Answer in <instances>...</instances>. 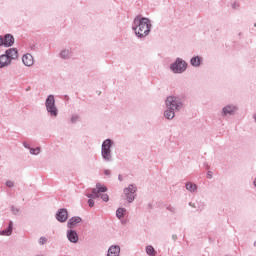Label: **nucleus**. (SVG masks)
Listing matches in <instances>:
<instances>
[{
  "label": "nucleus",
  "mask_w": 256,
  "mask_h": 256,
  "mask_svg": "<svg viewBox=\"0 0 256 256\" xmlns=\"http://www.w3.org/2000/svg\"><path fill=\"white\" fill-rule=\"evenodd\" d=\"M45 107L50 117H53V118L58 117L59 108H57V105L55 104V96L53 94H50L47 96L45 100Z\"/></svg>",
  "instance_id": "20e7f679"
},
{
  "label": "nucleus",
  "mask_w": 256,
  "mask_h": 256,
  "mask_svg": "<svg viewBox=\"0 0 256 256\" xmlns=\"http://www.w3.org/2000/svg\"><path fill=\"white\" fill-rule=\"evenodd\" d=\"M146 253L149 256H156L157 255V251H155V248H153V246H151V245L146 246Z\"/></svg>",
  "instance_id": "5701e85b"
},
{
  "label": "nucleus",
  "mask_w": 256,
  "mask_h": 256,
  "mask_svg": "<svg viewBox=\"0 0 256 256\" xmlns=\"http://www.w3.org/2000/svg\"><path fill=\"white\" fill-rule=\"evenodd\" d=\"M167 211H169L170 213H173V215H175V213H177V208H175L172 205L167 206Z\"/></svg>",
  "instance_id": "cd10ccee"
},
{
  "label": "nucleus",
  "mask_w": 256,
  "mask_h": 256,
  "mask_svg": "<svg viewBox=\"0 0 256 256\" xmlns=\"http://www.w3.org/2000/svg\"><path fill=\"white\" fill-rule=\"evenodd\" d=\"M6 187H9V189L15 187V183L11 180L6 181Z\"/></svg>",
  "instance_id": "2f4dec72"
},
{
  "label": "nucleus",
  "mask_w": 256,
  "mask_h": 256,
  "mask_svg": "<svg viewBox=\"0 0 256 256\" xmlns=\"http://www.w3.org/2000/svg\"><path fill=\"white\" fill-rule=\"evenodd\" d=\"M83 221V219L79 216H74L72 218H70L67 222V228L68 229H75V227H77V225H79V223H81Z\"/></svg>",
  "instance_id": "f8f14e48"
},
{
  "label": "nucleus",
  "mask_w": 256,
  "mask_h": 256,
  "mask_svg": "<svg viewBox=\"0 0 256 256\" xmlns=\"http://www.w3.org/2000/svg\"><path fill=\"white\" fill-rule=\"evenodd\" d=\"M254 27H256V23H254Z\"/></svg>",
  "instance_id": "79ce46f5"
},
{
  "label": "nucleus",
  "mask_w": 256,
  "mask_h": 256,
  "mask_svg": "<svg viewBox=\"0 0 256 256\" xmlns=\"http://www.w3.org/2000/svg\"><path fill=\"white\" fill-rule=\"evenodd\" d=\"M47 243V238L45 236H41L39 238V245H45Z\"/></svg>",
  "instance_id": "c756f323"
},
{
  "label": "nucleus",
  "mask_w": 256,
  "mask_h": 256,
  "mask_svg": "<svg viewBox=\"0 0 256 256\" xmlns=\"http://www.w3.org/2000/svg\"><path fill=\"white\" fill-rule=\"evenodd\" d=\"M22 62L25 67H33L35 60L33 59V55L27 53L22 56Z\"/></svg>",
  "instance_id": "ddd939ff"
},
{
  "label": "nucleus",
  "mask_w": 256,
  "mask_h": 256,
  "mask_svg": "<svg viewBox=\"0 0 256 256\" xmlns=\"http://www.w3.org/2000/svg\"><path fill=\"white\" fill-rule=\"evenodd\" d=\"M153 29V24H151V19L138 15L134 18L132 22V31H134L138 39H145L151 33Z\"/></svg>",
  "instance_id": "f257e3e1"
},
{
  "label": "nucleus",
  "mask_w": 256,
  "mask_h": 256,
  "mask_svg": "<svg viewBox=\"0 0 256 256\" xmlns=\"http://www.w3.org/2000/svg\"><path fill=\"white\" fill-rule=\"evenodd\" d=\"M100 199L107 203L109 201V195L108 194H99Z\"/></svg>",
  "instance_id": "c85d7f7f"
},
{
  "label": "nucleus",
  "mask_w": 256,
  "mask_h": 256,
  "mask_svg": "<svg viewBox=\"0 0 256 256\" xmlns=\"http://www.w3.org/2000/svg\"><path fill=\"white\" fill-rule=\"evenodd\" d=\"M11 212L13 213V215H21V209L15 206H11Z\"/></svg>",
  "instance_id": "a878e982"
},
{
  "label": "nucleus",
  "mask_w": 256,
  "mask_h": 256,
  "mask_svg": "<svg viewBox=\"0 0 256 256\" xmlns=\"http://www.w3.org/2000/svg\"><path fill=\"white\" fill-rule=\"evenodd\" d=\"M29 89H31V88H27L26 91H29Z\"/></svg>",
  "instance_id": "a19ab883"
},
{
  "label": "nucleus",
  "mask_w": 256,
  "mask_h": 256,
  "mask_svg": "<svg viewBox=\"0 0 256 256\" xmlns=\"http://www.w3.org/2000/svg\"><path fill=\"white\" fill-rule=\"evenodd\" d=\"M175 113H177L175 110L171 108H166V110L164 111V117L168 121H172V119H175Z\"/></svg>",
  "instance_id": "6ab92c4d"
},
{
  "label": "nucleus",
  "mask_w": 256,
  "mask_h": 256,
  "mask_svg": "<svg viewBox=\"0 0 256 256\" xmlns=\"http://www.w3.org/2000/svg\"><path fill=\"white\" fill-rule=\"evenodd\" d=\"M15 45V37L12 34L0 35V47H13Z\"/></svg>",
  "instance_id": "6e6552de"
},
{
  "label": "nucleus",
  "mask_w": 256,
  "mask_h": 256,
  "mask_svg": "<svg viewBox=\"0 0 256 256\" xmlns=\"http://www.w3.org/2000/svg\"><path fill=\"white\" fill-rule=\"evenodd\" d=\"M123 193L126 200L129 203H133V201H135V197H137V186L135 184H130L128 187L124 188Z\"/></svg>",
  "instance_id": "0eeeda50"
},
{
  "label": "nucleus",
  "mask_w": 256,
  "mask_h": 256,
  "mask_svg": "<svg viewBox=\"0 0 256 256\" xmlns=\"http://www.w3.org/2000/svg\"><path fill=\"white\" fill-rule=\"evenodd\" d=\"M185 187H186V190L189 191V193H197V189H198L197 184L193 182H186Z\"/></svg>",
  "instance_id": "aec40b11"
},
{
  "label": "nucleus",
  "mask_w": 256,
  "mask_h": 256,
  "mask_svg": "<svg viewBox=\"0 0 256 256\" xmlns=\"http://www.w3.org/2000/svg\"><path fill=\"white\" fill-rule=\"evenodd\" d=\"M88 205H89V207H95V200L89 199L88 200Z\"/></svg>",
  "instance_id": "473e14b6"
},
{
  "label": "nucleus",
  "mask_w": 256,
  "mask_h": 256,
  "mask_svg": "<svg viewBox=\"0 0 256 256\" xmlns=\"http://www.w3.org/2000/svg\"><path fill=\"white\" fill-rule=\"evenodd\" d=\"M41 153V147L30 148V155H39Z\"/></svg>",
  "instance_id": "393cba45"
},
{
  "label": "nucleus",
  "mask_w": 256,
  "mask_h": 256,
  "mask_svg": "<svg viewBox=\"0 0 256 256\" xmlns=\"http://www.w3.org/2000/svg\"><path fill=\"white\" fill-rule=\"evenodd\" d=\"M126 213H127V209L126 208H118L116 210V217L118 219H123V217H125Z\"/></svg>",
  "instance_id": "4be33fe9"
},
{
  "label": "nucleus",
  "mask_w": 256,
  "mask_h": 256,
  "mask_svg": "<svg viewBox=\"0 0 256 256\" xmlns=\"http://www.w3.org/2000/svg\"><path fill=\"white\" fill-rule=\"evenodd\" d=\"M0 235L4 237H10V235H13V221H9L7 229L1 230Z\"/></svg>",
  "instance_id": "dca6fc26"
},
{
  "label": "nucleus",
  "mask_w": 256,
  "mask_h": 256,
  "mask_svg": "<svg viewBox=\"0 0 256 256\" xmlns=\"http://www.w3.org/2000/svg\"><path fill=\"white\" fill-rule=\"evenodd\" d=\"M187 67V62L183 60V58L178 57L172 64H170V71L176 75H180L181 73H185L187 71Z\"/></svg>",
  "instance_id": "39448f33"
},
{
  "label": "nucleus",
  "mask_w": 256,
  "mask_h": 256,
  "mask_svg": "<svg viewBox=\"0 0 256 256\" xmlns=\"http://www.w3.org/2000/svg\"><path fill=\"white\" fill-rule=\"evenodd\" d=\"M121 255V246L120 245H111L108 248L107 256H120Z\"/></svg>",
  "instance_id": "4468645a"
},
{
  "label": "nucleus",
  "mask_w": 256,
  "mask_h": 256,
  "mask_svg": "<svg viewBox=\"0 0 256 256\" xmlns=\"http://www.w3.org/2000/svg\"><path fill=\"white\" fill-rule=\"evenodd\" d=\"M11 65V60L5 55H0V69H4V67H9Z\"/></svg>",
  "instance_id": "f3484780"
},
{
  "label": "nucleus",
  "mask_w": 256,
  "mask_h": 256,
  "mask_svg": "<svg viewBox=\"0 0 256 256\" xmlns=\"http://www.w3.org/2000/svg\"><path fill=\"white\" fill-rule=\"evenodd\" d=\"M55 218L59 223H65L69 219V212L65 208H61L56 212Z\"/></svg>",
  "instance_id": "9d476101"
},
{
  "label": "nucleus",
  "mask_w": 256,
  "mask_h": 256,
  "mask_svg": "<svg viewBox=\"0 0 256 256\" xmlns=\"http://www.w3.org/2000/svg\"><path fill=\"white\" fill-rule=\"evenodd\" d=\"M172 239H173V241H177V235H176V234H173V235H172Z\"/></svg>",
  "instance_id": "c9c22d12"
},
{
  "label": "nucleus",
  "mask_w": 256,
  "mask_h": 256,
  "mask_svg": "<svg viewBox=\"0 0 256 256\" xmlns=\"http://www.w3.org/2000/svg\"><path fill=\"white\" fill-rule=\"evenodd\" d=\"M240 7L241 5L237 1L232 3V9H234L235 11H237Z\"/></svg>",
  "instance_id": "7c9ffc66"
},
{
  "label": "nucleus",
  "mask_w": 256,
  "mask_h": 256,
  "mask_svg": "<svg viewBox=\"0 0 256 256\" xmlns=\"http://www.w3.org/2000/svg\"><path fill=\"white\" fill-rule=\"evenodd\" d=\"M165 106L166 109H172L177 113L183 109V99L179 96H168L165 100Z\"/></svg>",
  "instance_id": "7ed1b4c3"
},
{
  "label": "nucleus",
  "mask_w": 256,
  "mask_h": 256,
  "mask_svg": "<svg viewBox=\"0 0 256 256\" xmlns=\"http://www.w3.org/2000/svg\"><path fill=\"white\" fill-rule=\"evenodd\" d=\"M118 180L123 181V176L121 174L118 175Z\"/></svg>",
  "instance_id": "e433bc0d"
},
{
  "label": "nucleus",
  "mask_w": 256,
  "mask_h": 256,
  "mask_svg": "<svg viewBox=\"0 0 256 256\" xmlns=\"http://www.w3.org/2000/svg\"><path fill=\"white\" fill-rule=\"evenodd\" d=\"M66 237L70 243H78L79 242V234H77L76 230L70 229L66 232Z\"/></svg>",
  "instance_id": "9b49d317"
},
{
  "label": "nucleus",
  "mask_w": 256,
  "mask_h": 256,
  "mask_svg": "<svg viewBox=\"0 0 256 256\" xmlns=\"http://www.w3.org/2000/svg\"><path fill=\"white\" fill-rule=\"evenodd\" d=\"M201 63H203V57L201 56H194L190 59L192 67H201Z\"/></svg>",
  "instance_id": "a211bd4d"
},
{
  "label": "nucleus",
  "mask_w": 256,
  "mask_h": 256,
  "mask_svg": "<svg viewBox=\"0 0 256 256\" xmlns=\"http://www.w3.org/2000/svg\"><path fill=\"white\" fill-rule=\"evenodd\" d=\"M209 173H211V172H208V177H209V179H212L213 176L211 174H209Z\"/></svg>",
  "instance_id": "58836bf2"
},
{
  "label": "nucleus",
  "mask_w": 256,
  "mask_h": 256,
  "mask_svg": "<svg viewBox=\"0 0 256 256\" xmlns=\"http://www.w3.org/2000/svg\"><path fill=\"white\" fill-rule=\"evenodd\" d=\"M104 175H106L107 177H111V170L105 169L104 170Z\"/></svg>",
  "instance_id": "72a5a7b5"
},
{
  "label": "nucleus",
  "mask_w": 256,
  "mask_h": 256,
  "mask_svg": "<svg viewBox=\"0 0 256 256\" xmlns=\"http://www.w3.org/2000/svg\"><path fill=\"white\" fill-rule=\"evenodd\" d=\"M23 147L25 148V149H31V146L27 143V142H23Z\"/></svg>",
  "instance_id": "f704fd0d"
},
{
  "label": "nucleus",
  "mask_w": 256,
  "mask_h": 256,
  "mask_svg": "<svg viewBox=\"0 0 256 256\" xmlns=\"http://www.w3.org/2000/svg\"><path fill=\"white\" fill-rule=\"evenodd\" d=\"M86 197H88V199H99V195L96 193L95 189H92V193L91 194H86Z\"/></svg>",
  "instance_id": "b1692460"
},
{
  "label": "nucleus",
  "mask_w": 256,
  "mask_h": 256,
  "mask_svg": "<svg viewBox=\"0 0 256 256\" xmlns=\"http://www.w3.org/2000/svg\"><path fill=\"white\" fill-rule=\"evenodd\" d=\"M189 207H193L195 209V204L192 202H189Z\"/></svg>",
  "instance_id": "4c0bfd02"
},
{
  "label": "nucleus",
  "mask_w": 256,
  "mask_h": 256,
  "mask_svg": "<svg viewBox=\"0 0 256 256\" xmlns=\"http://www.w3.org/2000/svg\"><path fill=\"white\" fill-rule=\"evenodd\" d=\"M113 145H115V141L111 138H107L102 142L101 157L104 163H111L113 161V153L111 152Z\"/></svg>",
  "instance_id": "f03ea898"
},
{
  "label": "nucleus",
  "mask_w": 256,
  "mask_h": 256,
  "mask_svg": "<svg viewBox=\"0 0 256 256\" xmlns=\"http://www.w3.org/2000/svg\"><path fill=\"white\" fill-rule=\"evenodd\" d=\"M4 55L10 60V63L19 59V50L17 48H9L5 51Z\"/></svg>",
  "instance_id": "1a4fd4ad"
},
{
  "label": "nucleus",
  "mask_w": 256,
  "mask_h": 256,
  "mask_svg": "<svg viewBox=\"0 0 256 256\" xmlns=\"http://www.w3.org/2000/svg\"><path fill=\"white\" fill-rule=\"evenodd\" d=\"M77 121H79V115H78V114H73V115L71 116V118H70V122H71L72 124H75V123H77Z\"/></svg>",
  "instance_id": "bb28decb"
},
{
  "label": "nucleus",
  "mask_w": 256,
  "mask_h": 256,
  "mask_svg": "<svg viewBox=\"0 0 256 256\" xmlns=\"http://www.w3.org/2000/svg\"><path fill=\"white\" fill-rule=\"evenodd\" d=\"M93 189H95V191L98 195H101V193H107V186H105L101 183H97L96 188H93Z\"/></svg>",
  "instance_id": "412c9836"
},
{
  "label": "nucleus",
  "mask_w": 256,
  "mask_h": 256,
  "mask_svg": "<svg viewBox=\"0 0 256 256\" xmlns=\"http://www.w3.org/2000/svg\"><path fill=\"white\" fill-rule=\"evenodd\" d=\"M237 111H239V106L236 104H227L221 110V117L224 119H228V117H234V115H237Z\"/></svg>",
  "instance_id": "423d86ee"
},
{
  "label": "nucleus",
  "mask_w": 256,
  "mask_h": 256,
  "mask_svg": "<svg viewBox=\"0 0 256 256\" xmlns=\"http://www.w3.org/2000/svg\"><path fill=\"white\" fill-rule=\"evenodd\" d=\"M60 59H63L64 61H67L73 57V52L70 48H64L60 51L59 54Z\"/></svg>",
  "instance_id": "2eb2a0df"
},
{
  "label": "nucleus",
  "mask_w": 256,
  "mask_h": 256,
  "mask_svg": "<svg viewBox=\"0 0 256 256\" xmlns=\"http://www.w3.org/2000/svg\"><path fill=\"white\" fill-rule=\"evenodd\" d=\"M127 223V221L122 220V225H125Z\"/></svg>",
  "instance_id": "ea45409f"
}]
</instances>
